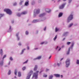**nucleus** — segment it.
<instances>
[{"instance_id":"51","label":"nucleus","mask_w":79,"mask_h":79,"mask_svg":"<svg viewBox=\"0 0 79 79\" xmlns=\"http://www.w3.org/2000/svg\"><path fill=\"white\" fill-rule=\"evenodd\" d=\"M61 50V48H60L58 50L59 51H60Z\"/></svg>"},{"instance_id":"3","label":"nucleus","mask_w":79,"mask_h":79,"mask_svg":"<svg viewBox=\"0 0 79 79\" xmlns=\"http://www.w3.org/2000/svg\"><path fill=\"white\" fill-rule=\"evenodd\" d=\"M73 19V15L72 14H70L69 16L67 19L68 23H69L70 21L72 20Z\"/></svg>"},{"instance_id":"1","label":"nucleus","mask_w":79,"mask_h":79,"mask_svg":"<svg viewBox=\"0 0 79 79\" xmlns=\"http://www.w3.org/2000/svg\"><path fill=\"white\" fill-rule=\"evenodd\" d=\"M4 11L6 12L7 14H8L9 15H10L12 14V12L11 11V10L9 9H5L4 10Z\"/></svg>"},{"instance_id":"50","label":"nucleus","mask_w":79,"mask_h":79,"mask_svg":"<svg viewBox=\"0 0 79 79\" xmlns=\"http://www.w3.org/2000/svg\"><path fill=\"white\" fill-rule=\"evenodd\" d=\"M51 57H52V56H50V57L49 58V59H50V58H51Z\"/></svg>"},{"instance_id":"55","label":"nucleus","mask_w":79,"mask_h":79,"mask_svg":"<svg viewBox=\"0 0 79 79\" xmlns=\"http://www.w3.org/2000/svg\"><path fill=\"white\" fill-rule=\"evenodd\" d=\"M10 62H9L8 64H9V65H10Z\"/></svg>"},{"instance_id":"48","label":"nucleus","mask_w":79,"mask_h":79,"mask_svg":"<svg viewBox=\"0 0 79 79\" xmlns=\"http://www.w3.org/2000/svg\"><path fill=\"white\" fill-rule=\"evenodd\" d=\"M60 64H59V63H57V65H58V66H60Z\"/></svg>"},{"instance_id":"49","label":"nucleus","mask_w":79,"mask_h":79,"mask_svg":"<svg viewBox=\"0 0 79 79\" xmlns=\"http://www.w3.org/2000/svg\"><path fill=\"white\" fill-rule=\"evenodd\" d=\"M27 49L28 50H29V47H27Z\"/></svg>"},{"instance_id":"7","label":"nucleus","mask_w":79,"mask_h":79,"mask_svg":"<svg viewBox=\"0 0 79 79\" xmlns=\"http://www.w3.org/2000/svg\"><path fill=\"white\" fill-rule=\"evenodd\" d=\"M45 11L47 13H50V10L48 9H45Z\"/></svg>"},{"instance_id":"42","label":"nucleus","mask_w":79,"mask_h":79,"mask_svg":"<svg viewBox=\"0 0 79 79\" xmlns=\"http://www.w3.org/2000/svg\"><path fill=\"white\" fill-rule=\"evenodd\" d=\"M19 35V33H17L16 34V36L18 37V35Z\"/></svg>"},{"instance_id":"56","label":"nucleus","mask_w":79,"mask_h":79,"mask_svg":"<svg viewBox=\"0 0 79 79\" xmlns=\"http://www.w3.org/2000/svg\"><path fill=\"white\" fill-rule=\"evenodd\" d=\"M63 58H62L61 59L60 61H61V60H63Z\"/></svg>"},{"instance_id":"60","label":"nucleus","mask_w":79,"mask_h":79,"mask_svg":"<svg viewBox=\"0 0 79 79\" xmlns=\"http://www.w3.org/2000/svg\"><path fill=\"white\" fill-rule=\"evenodd\" d=\"M66 0H63V1H66Z\"/></svg>"},{"instance_id":"46","label":"nucleus","mask_w":79,"mask_h":79,"mask_svg":"<svg viewBox=\"0 0 79 79\" xmlns=\"http://www.w3.org/2000/svg\"><path fill=\"white\" fill-rule=\"evenodd\" d=\"M44 31H45L46 30V27H45L44 28Z\"/></svg>"},{"instance_id":"44","label":"nucleus","mask_w":79,"mask_h":79,"mask_svg":"<svg viewBox=\"0 0 79 79\" xmlns=\"http://www.w3.org/2000/svg\"><path fill=\"white\" fill-rule=\"evenodd\" d=\"M17 40H19V37L18 36L17 37Z\"/></svg>"},{"instance_id":"41","label":"nucleus","mask_w":79,"mask_h":79,"mask_svg":"<svg viewBox=\"0 0 79 79\" xmlns=\"http://www.w3.org/2000/svg\"><path fill=\"white\" fill-rule=\"evenodd\" d=\"M44 43H45V42H42V43L40 44H41V45H43V44H44Z\"/></svg>"},{"instance_id":"23","label":"nucleus","mask_w":79,"mask_h":79,"mask_svg":"<svg viewBox=\"0 0 79 79\" xmlns=\"http://www.w3.org/2000/svg\"><path fill=\"white\" fill-rule=\"evenodd\" d=\"M73 23H71L70 24L69 26V27H71V26H73Z\"/></svg>"},{"instance_id":"17","label":"nucleus","mask_w":79,"mask_h":79,"mask_svg":"<svg viewBox=\"0 0 79 79\" xmlns=\"http://www.w3.org/2000/svg\"><path fill=\"white\" fill-rule=\"evenodd\" d=\"M39 12H40V10L38 9L36 10V13L37 14H39Z\"/></svg>"},{"instance_id":"12","label":"nucleus","mask_w":79,"mask_h":79,"mask_svg":"<svg viewBox=\"0 0 79 79\" xmlns=\"http://www.w3.org/2000/svg\"><path fill=\"white\" fill-rule=\"evenodd\" d=\"M25 6H28V5H29L28 1H27V2H25Z\"/></svg>"},{"instance_id":"32","label":"nucleus","mask_w":79,"mask_h":79,"mask_svg":"<svg viewBox=\"0 0 79 79\" xmlns=\"http://www.w3.org/2000/svg\"><path fill=\"white\" fill-rule=\"evenodd\" d=\"M26 69V67H23V68H22V69L23 70H25Z\"/></svg>"},{"instance_id":"31","label":"nucleus","mask_w":79,"mask_h":79,"mask_svg":"<svg viewBox=\"0 0 79 79\" xmlns=\"http://www.w3.org/2000/svg\"><path fill=\"white\" fill-rule=\"evenodd\" d=\"M24 50H25V49H24L22 50V52L21 54H23V52H24Z\"/></svg>"},{"instance_id":"39","label":"nucleus","mask_w":79,"mask_h":79,"mask_svg":"<svg viewBox=\"0 0 79 79\" xmlns=\"http://www.w3.org/2000/svg\"><path fill=\"white\" fill-rule=\"evenodd\" d=\"M73 46H74V43H72L71 45V47H73Z\"/></svg>"},{"instance_id":"25","label":"nucleus","mask_w":79,"mask_h":79,"mask_svg":"<svg viewBox=\"0 0 79 79\" xmlns=\"http://www.w3.org/2000/svg\"><path fill=\"white\" fill-rule=\"evenodd\" d=\"M28 61V60H27L26 61L23 62V64H25L26 63H27Z\"/></svg>"},{"instance_id":"10","label":"nucleus","mask_w":79,"mask_h":79,"mask_svg":"<svg viewBox=\"0 0 79 79\" xmlns=\"http://www.w3.org/2000/svg\"><path fill=\"white\" fill-rule=\"evenodd\" d=\"M3 61H0V66H3Z\"/></svg>"},{"instance_id":"21","label":"nucleus","mask_w":79,"mask_h":79,"mask_svg":"<svg viewBox=\"0 0 79 79\" xmlns=\"http://www.w3.org/2000/svg\"><path fill=\"white\" fill-rule=\"evenodd\" d=\"M38 21L37 20H34L32 21V23H36V22H37Z\"/></svg>"},{"instance_id":"59","label":"nucleus","mask_w":79,"mask_h":79,"mask_svg":"<svg viewBox=\"0 0 79 79\" xmlns=\"http://www.w3.org/2000/svg\"><path fill=\"white\" fill-rule=\"evenodd\" d=\"M15 78H16V76H15Z\"/></svg>"},{"instance_id":"61","label":"nucleus","mask_w":79,"mask_h":79,"mask_svg":"<svg viewBox=\"0 0 79 79\" xmlns=\"http://www.w3.org/2000/svg\"><path fill=\"white\" fill-rule=\"evenodd\" d=\"M64 39H65V38H64L63 39V40H64Z\"/></svg>"},{"instance_id":"40","label":"nucleus","mask_w":79,"mask_h":79,"mask_svg":"<svg viewBox=\"0 0 79 79\" xmlns=\"http://www.w3.org/2000/svg\"><path fill=\"white\" fill-rule=\"evenodd\" d=\"M71 1H72V0H69V3H71Z\"/></svg>"},{"instance_id":"5","label":"nucleus","mask_w":79,"mask_h":79,"mask_svg":"<svg viewBox=\"0 0 79 79\" xmlns=\"http://www.w3.org/2000/svg\"><path fill=\"white\" fill-rule=\"evenodd\" d=\"M69 61L70 60L69 59H67L66 61L65 64H66V66L67 68H68V66H69Z\"/></svg>"},{"instance_id":"13","label":"nucleus","mask_w":79,"mask_h":79,"mask_svg":"<svg viewBox=\"0 0 79 79\" xmlns=\"http://www.w3.org/2000/svg\"><path fill=\"white\" fill-rule=\"evenodd\" d=\"M37 69V66L35 65L34 70V71H35Z\"/></svg>"},{"instance_id":"45","label":"nucleus","mask_w":79,"mask_h":79,"mask_svg":"<svg viewBox=\"0 0 79 79\" xmlns=\"http://www.w3.org/2000/svg\"><path fill=\"white\" fill-rule=\"evenodd\" d=\"M18 45H19L21 46V43H19V44Z\"/></svg>"},{"instance_id":"27","label":"nucleus","mask_w":79,"mask_h":79,"mask_svg":"<svg viewBox=\"0 0 79 79\" xmlns=\"http://www.w3.org/2000/svg\"><path fill=\"white\" fill-rule=\"evenodd\" d=\"M4 15H3V14H0V16H1V17H0V18H1V17H2V16H3Z\"/></svg>"},{"instance_id":"4","label":"nucleus","mask_w":79,"mask_h":79,"mask_svg":"<svg viewBox=\"0 0 79 79\" xmlns=\"http://www.w3.org/2000/svg\"><path fill=\"white\" fill-rule=\"evenodd\" d=\"M33 73V71H32V70L30 71L29 73L28 74V76L26 78V79H29L30 77H31V75H32V74Z\"/></svg>"},{"instance_id":"33","label":"nucleus","mask_w":79,"mask_h":79,"mask_svg":"<svg viewBox=\"0 0 79 79\" xmlns=\"http://www.w3.org/2000/svg\"><path fill=\"white\" fill-rule=\"evenodd\" d=\"M6 56V55H4V56H3V57L2 58V60H3V59H4V58H5Z\"/></svg>"},{"instance_id":"34","label":"nucleus","mask_w":79,"mask_h":79,"mask_svg":"<svg viewBox=\"0 0 79 79\" xmlns=\"http://www.w3.org/2000/svg\"><path fill=\"white\" fill-rule=\"evenodd\" d=\"M23 3V1H21L20 2V5H21Z\"/></svg>"},{"instance_id":"53","label":"nucleus","mask_w":79,"mask_h":79,"mask_svg":"<svg viewBox=\"0 0 79 79\" xmlns=\"http://www.w3.org/2000/svg\"><path fill=\"white\" fill-rule=\"evenodd\" d=\"M58 46H57V48H56V49H58Z\"/></svg>"},{"instance_id":"15","label":"nucleus","mask_w":79,"mask_h":79,"mask_svg":"<svg viewBox=\"0 0 79 79\" xmlns=\"http://www.w3.org/2000/svg\"><path fill=\"white\" fill-rule=\"evenodd\" d=\"M45 15V13H44L42 14H41L39 16L40 17H42V16H44V15Z\"/></svg>"},{"instance_id":"19","label":"nucleus","mask_w":79,"mask_h":79,"mask_svg":"<svg viewBox=\"0 0 79 79\" xmlns=\"http://www.w3.org/2000/svg\"><path fill=\"white\" fill-rule=\"evenodd\" d=\"M69 52H70V48H69V49L68 51L67 52L66 54H67V55H68L69 54Z\"/></svg>"},{"instance_id":"37","label":"nucleus","mask_w":79,"mask_h":79,"mask_svg":"<svg viewBox=\"0 0 79 79\" xmlns=\"http://www.w3.org/2000/svg\"><path fill=\"white\" fill-rule=\"evenodd\" d=\"M25 33H26V34L27 35V34H29V33L28 32V31H26Z\"/></svg>"},{"instance_id":"8","label":"nucleus","mask_w":79,"mask_h":79,"mask_svg":"<svg viewBox=\"0 0 79 79\" xmlns=\"http://www.w3.org/2000/svg\"><path fill=\"white\" fill-rule=\"evenodd\" d=\"M62 15H63V13L60 12L59 14L58 17H61V16H62Z\"/></svg>"},{"instance_id":"11","label":"nucleus","mask_w":79,"mask_h":79,"mask_svg":"<svg viewBox=\"0 0 79 79\" xmlns=\"http://www.w3.org/2000/svg\"><path fill=\"white\" fill-rule=\"evenodd\" d=\"M41 58H42V57L41 56H38L37 58L35 59L34 60H37V59L38 60H40V59Z\"/></svg>"},{"instance_id":"29","label":"nucleus","mask_w":79,"mask_h":79,"mask_svg":"<svg viewBox=\"0 0 79 79\" xmlns=\"http://www.w3.org/2000/svg\"><path fill=\"white\" fill-rule=\"evenodd\" d=\"M68 34L67 32H65L64 33V36L65 35H66V34Z\"/></svg>"},{"instance_id":"35","label":"nucleus","mask_w":79,"mask_h":79,"mask_svg":"<svg viewBox=\"0 0 79 79\" xmlns=\"http://www.w3.org/2000/svg\"><path fill=\"white\" fill-rule=\"evenodd\" d=\"M71 44V42H67V45H69Z\"/></svg>"},{"instance_id":"6","label":"nucleus","mask_w":79,"mask_h":79,"mask_svg":"<svg viewBox=\"0 0 79 79\" xmlns=\"http://www.w3.org/2000/svg\"><path fill=\"white\" fill-rule=\"evenodd\" d=\"M66 5V3L63 4L61 6H60L59 7L60 9H63V8H64V7Z\"/></svg>"},{"instance_id":"58","label":"nucleus","mask_w":79,"mask_h":79,"mask_svg":"<svg viewBox=\"0 0 79 79\" xmlns=\"http://www.w3.org/2000/svg\"><path fill=\"white\" fill-rule=\"evenodd\" d=\"M58 0V2H60V0Z\"/></svg>"},{"instance_id":"22","label":"nucleus","mask_w":79,"mask_h":79,"mask_svg":"<svg viewBox=\"0 0 79 79\" xmlns=\"http://www.w3.org/2000/svg\"><path fill=\"white\" fill-rule=\"evenodd\" d=\"M52 78H53V76L52 75L49 77V79H52Z\"/></svg>"},{"instance_id":"26","label":"nucleus","mask_w":79,"mask_h":79,"mask_svg":"<svg viewBox=\"0 0 79 79\" xmlns=\"http://www.w3.org/2000/svg\"><path fill=\"white\" fill-rule=\"evenodd\" d=\"M76 63H77V64H79V60H77Z\"/></svg>"},{"instance_id":"36","label":"nucleus","mask_w":79,"mask_h":79,"mask_svg":"<svg viewBox=\"0 0 79 79\" xmlns=\"http://www.w3.org/2000/svg\"><path fill=\"white\" fill-rule=\"evenodd\" d=\"M10 60H11V61H12V60H13V58H12V57H10Z\"/></svg>"},{"instance_id":"2","label":"nucleus","mask_w":79,"mask_h":79,"mask_svg":"<svg viewBox=\"0 0 79 79\" xmlns=\"http://www.w3.org/2000/svg\"><path fill=\"white\" fill-rule=\"evenodd\" d=\"M39 71H37L36 73H34L33 74V76L32 77V78H34V77H35V79H37V76H38V73H39Z\"/></svg>"},{"instance_id":"9","label":"nucleus","mask_w":79,"mask_h":79,"mask_svg":"<svg viewBox=\"0 0 79 79\" xmlns=\"http://www.w3.org/2000/svg\"><path fill=\"white\" fill-rule=\"evenodd\" d=\"M54 75L56 77H59L60 76V75L58 74H55Z\"/></svg>"},{"instance_id":"43","label":"nucleus","mask_w":79,"mask_h":79,"mask_svg":"<svg viewBox=\"0 0 79 79\" xmlns=\"http://www.w3.org/2000/svg\"><path fill=\"white\" fill-rule=\"evenodd\" d=\"M44 77H47V75H44Z\"/></svg>"},{"instance_id":"47","label":"nucleus","mask_w":79,"mask_h":79,"mask_svg":"<svg viewBox=\"0 0 79 79\" xmlns=\"http://www.w3.org/2000/svg\"><path fill=\"white\" fill-rule=\"evenodd\" d=\"M16 3H15L14 4V6H15V5H16Z\"/></svg>"},{"instance_id":"30","label":"nucleus","mask_w":79,"mask_h":79,"mask_svg":"<svg viewBox=\"0 0 79 79\" xmlns=\"http://www.w3.org/2000/svg\"><path fill=\"white\" fill-rule=\"evenodd\" d=\"M17 16H21V14H20L19 13H18L17 14Z\"/></svg>"},{"instance_id":"14","label":"nucleus","mask_w":79,"mask_h":79,"mask_svg":"<svg viewBox=\"0 0 79 79\" xmlns=\"http://www.w3.org/2000/svg\"><path fill=\"white\" fill-rule=\"evenodd\" d=\"M26 13H27V12L24 11L22 12L21 14V15H25V14H26Z\"/></svg>"},{"instance_id":"18","label":"nucleus","mask_w":79,"mask_h":79,"mask_svg":"<svg viewBox=\"0 0 79 79\" xmlns=\"http://www.w3.org/2000/svg\"><path fill=\"white\" fill-rule=\"evenodd\" d=\"M18 76L19 77H20V76H21V72H19L18 73Z\"/></svg>"},{"instance_id":"52","label":"nucleus","mask_w":79,"mask_h":79,"mask_svg":"<svg viewBox=\"0 0 79 79\" xmlns=\"http://www.w3.org/2000/svg\"><path fill=\"white\" fill-rule=\"evenodd\" d=\"M48 70H49L48 69H46V71H48Z\"/></svg>"},{"instance_id":"16","label":"nucleus","mask_w":79,"mask_h":79,"mask_svg":"<svg viewBox=\"0 0 79 79\" xmlns=\"http://www.w3.org/2000/svg\"><path fill=\"white\" fill-rule=\"evenodd\" d=\"M0 53L2 56L3 55V51L2 50V49H1L0 50Z\"/></svg>"},{"instance_id":"57","label":"nucleus","mask_w":79,"mask_h":79,"mask_svg":"<svg viewBox=\"0 0 79 79\" xmlns=\"http://www.w3.org/2000/svg\"><path fill=\"white\" fill-rule=\"evenodd\" d=\"M61 77H62L61 78H62V77H63V75H61Z\"/></svg>"},{"instance_id":"28","label":"nucleus","mask_w":79,"mask_h":79,"mask_svg":"<svg viewBox=\"0 0 79 79\" xmlns=\"http://www.w3.org/2000/svg\"><path fill=\"white\" fill-rule=\"evenodd\" d=\"M11 74V70H9L8 72V74L9 75H10Z\"/></svg>"},{"instance_id":"54","label":"nucleus","mask_w":79,"mask_h":79,"mask_svg":"<svg viewBox=\"0 0 79 79\" xmlns=\"http://www.w3.org/2000/svg\"><path fill=\"white\" fill-rule=\"evenodd\" d=\"M11 26H10V29H11Z\"/></svg>"},{"instance_id":"38","label":"nucleus","mask_w":79,"mask_h":79,"mask_svg":"<svg viewBox=\"0 0 79 79\" xmlns=\"http://www.w3.org/2000/svg\"><path fill=\"white\" fill-rule=\"evenodd\" d=\"M57 31H58V28H56L55 29V31L57 32Z\"/></svg>"},{"instance_id":"20","label":"nucleus","mask_w":79,"mask_h":79,"mask_svg":"<svg viewBox=\"0 0 79 79\" xmlns=\"http://www.w3.org/2000/svg\"><path fill=\"white\" fill-rule=\"evenodd\" d=\"M14 73H15V75H17V70H16V69L15 70Z\"/></svg>"},{"instance_id":"24","label":"nucleus","mask_w":79,"mask_h":79,"mask_svg":"<svg viewBox=\"0 0 79 79\" xmlns=\"http://www.w3.org/2000/svg\"><path fill=\"white\" fill-rule=\"evenodd\" d=\"M56 38H57V35L55 36V37L54 38V40H55L56 39Z\"/></svg>"}]
</instances>
